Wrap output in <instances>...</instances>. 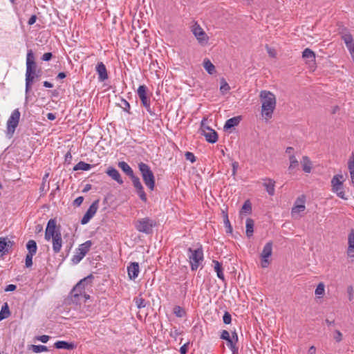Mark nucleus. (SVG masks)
<instances>
[{"label":"nucleus","instance_id":"obj_9","mask_svg":"<svg viewBox=\"0 0 354 354\" xmlns=\"http://www.w3.org/2000/svg\"><path fill=\"white\" fill-rule=\"evenodd\" d=\"M20 115L19 109H16L12 112L7 122V131L8 134H10V137L12 136L19 124Z\"/></svg>","mask_w":354,"mask_h":354},{"label":"nucleus","instance_id":"obj_60","mask_svg":"<svg viewBox=\"0 0 354 354\" xmlns=\"http://www.w3.org/2000/svg\"><path fill=\"white\" fill-rule=\"evenodd\" d=\"M346 46L348 48V50H349L351 55H353L354 54V41L351 44H346Z\"/></svg>","mask_w":354,"mask_h":354},{"label":"nucleus","instance_id":"obj_56","mask_svg":"<svg viewBox=\"0 0 354 354\" xmlns=\"http://www.w3.org/2000/svg\"><path fill=\"white\" fill-rule=\"evenodd\" d=\"M53 57V54L52 53H44L42 57H41V59L43 61H45V62H48V61H50Z\"/></svg>","mask_w":354,"mask_h":354},{"label":"nucleus","instance_id":"obj_6","mask_svg":"<svg viewBox=\"0 0 354 354\" xmlns=\"http://www.w3.org/2000/svg\"><path fill=\"white\" fill-rule=\"evenodd\" d=\"M147 92L148 88L145 84L139 86L137 90V94L141 101L142 105L146 109L148 113L153 115L154 113L151 109L150 99L147 95Z\"/></svg>","mask_w":354,"mask_h":354},{"label":"nucleus","instance_id":"obj_42","mask_svg":"<svg viewBox=\"0 0 354 354\" xmlns=\"http://www.w3.org/2000/svg\"><path fill=\"white\" fill-rule=\"evenodd\" d=\"M289 160H290V166H289L290 170L293 169L295 167L299 166V162L294 155L290 156Z\"/></svg>","mask_w":354,"mask_h":354},{"label":"nucleus","instance_id":"obj_48","mask_svg":"<svg viewBox=\"0 0 354 354\" xmlns=\"http://www.w3.org/2000/svg\"><path fill=\"white\" fill-rule=\"evenodd\" d=\"M223 323L225 324H229L232 322V315L230 313L227 311H225L223 316Z\"/></svg>","mask_w":354,"mask_h":354},{"label":"nucleus","instance_id":"obj_13","mask_svg":"<svg viewBox=\"0 0 354 354\" xmlns=\"http://www.w3.org/2000/svg\"><path fill=\"white\" fill-rule=\"evenodd\" d=\"M94 277L92 274H90L87 277L81 279L73 288V292H79L83 293L85 288L88 284L91 283Z\"/></svg>","mask_w":354,"mask_h":354},{"label":"nucleus","instance_id":"obj_54","mask_svg":"<svg viewBox=\"0 0 354 354\" xmlns=\"http://www.w3.org/2000/svg\"><path fill=\"white\" fill-rule=\"evenodd\" d=\"M230 333L227 330H223L221 333V336H220V338L223 339V340H226L229 338H230Z\"/></svg>","mask_w":354,"mask_h":354},{"label":"nucleus","instance_id":"obj_18","mask_svg":"<svg viewBox=\"0 0 354 354\" xmlns=\"http://www.w3.org/2000/svg\"><path fill=\"white\" fill-rule=\"evenodd\" d=\"M13 245V241L8 239L7 237L0 238V252L6 254L9 252V248Z\"/></svg>","mask_w":354,"mask_h":354},{"label":"nucleus","instance_id":"obj_14","mask_svg":"<svg viewBox=\"0 0 354 354\" xmlns=\"http://www.w3.org/2000/svg\"><path fill=\"white\" fill-rule=\"evenodd\" d=\"M100 82H104L109 78L107 69L103 62H98L95 67Z\"/></svg>","mask_w":354,"mask_h":354},{"label":"nucleus","instance_id":"obj_19","mask_svg":"<svg viewBox=\"0 0 354 354\" xmlns=\"http://www.w3.org/2000/svg\"><path fill=\"white\" fill-rule=\"evenodd\" d=\"M53 240V250L55 253H59L61 250L62 239L61 232H58V234L51 237Z\"/></svg>","mask_w":354,"mask_h":354},{"label":"nucleus","instance_id":"obj_30","mask_svg":"<svg viewBox=\"0 0 354 354\" xmlns=\"http://www.w3.org/2000/svg\"><path fill=\"white\" fill-rule=\"evenodd\" d=\"M301 165L303 170L306 173H310L311 171V161L308 156H303L301 160Z\"/></svg>","mask_w":354,"mask_h":354},{"label":"nucleus","instance_id":"obj_10","mask_svg":"<svg viewBox=\"0 0 354 354\" xmlns=\"http://www.w3.org/2000/svg\"><path fill=\"white\" fill-rule=\"evenodd\" d=\"M60 232V226H57L55 218H50L48 223L45 231V239L50 241L51 237L58 234Z\"/></svg>","mask_w":354,"mask_h":354},{"label":"nucleus","instance_id":"obj_50","mask_svg":"<svg viewBox=\"0 0 354 354\" xmlns=\"http://www.w3.org/2000/svg\"><path fill=\"white\" fill-rule=\"evenodd\" d=\"M122 102V104H121V106L123 108L124 111L130 113V104L129 103L124 99H122L121 100Z\"/></svg>","mask_w":354,"mask_h":354},{"label":"nucleus","instance_id":"obj_34","mask_svg":"<svg viewBox=\"0 0 354 354\" xmlns=\"http://www.w3.org/2000/svg\"><path fill=\"white\" fill-rule=\"evenodd\" d=\"M223 213V223L225 225V227L226 228V233H232V227L231 225V223L230 222V220L228 218V214L226 212L222 211Z\"/></svg>","mask_w":354,"mask_h":354},{"label":"nucleus","instance_id":"obj_36","mask_svg":"<svg viewBox=\"0 0 354 354\" xmlns=\"http://www.w3.org/2000/svg\"><path fill=\"white\" fill-rule=\"evenodd\" d=\"M71 302L74 304H80V297L82 296V293L79 292H73V289L71 290Z\"/></svg>","mask_w":354,"mask_h":354},{"label":"nucleus","instance_id":"obj_52","mask_svg":"<svg viewBox=\"0 0 354 354\" xmlns=\"http://www.w3.org/2000/svg\"><path fill=\"white\" fill-rule=\"evenodd\" d=\"M185 156L186 160H189L192 163L196 161V157L194 154L192 152L187 151L185 154Z\"/></svg>","mask_w":354,"mask_h":354},{"label":"nucleus","instance_id":"obj_39","mask_svg":"<svg viewBox=\"0 0 354 354\" xmlns=\"http://www.w3.org/2000/svg\"><path fill=\"white\" fill-rule=\"evenodd\" d=\"M133 300L138 308L140 309L145 308L147 305L145 299L141 297L140 295H139V297H135Z\"/></svg>","mask_w":354,"mask_h":354},{"label":"nucleus","instance_id":"obj_63","mask_svg":"<svg viewBox=\"0 0 354 354\" xmlns=\"http://www.w3.org/2000/svg\"><path fill=\"white\" fill-rule=\"evenodd\" d=\"M71 160H72V155L70 151H68L66 153V154L65 155V162L70 164Z\"/></svg>","mask_w":354,"mask_h":354},{"label":"nucleus","instance_id":"obj_32","mask_svg":"<svg viewBox=\"0 0 354 354\" xmlns=\"http://www.w3.org/2000/svg\"><path fill=\"white\" fill-rule=\"evenodd\" d=\"M93 166L86 163L84 161H80L77 165H75L73 167L74 171L77 170H83V171H88L90 169H91Z\"/></svg>","mask_w":354,"mask_h":354},{"label":"nucleus","instance_id":"obj_26","mask_svg":"<svg viewBox=\"0 0 354 354\" xmlns=\"http://www.w3.org/2000/svg\"><path fill=\"white\" fill-rule=\"evenodd\" d=\"M118 167L129 178L133 177L134 175L132 168L124 161L118 162Z\"/></svg>","mask_w":354,"mask_h":354},{"label":"nucleus","instance_id":"obj_15","mask_svg":"<svg viewBox=\"0 0 354 354\" xmlns=\"http://www.w3.org/2000/svg\"><path fill=\"white\" fill-rule=\"evenodd\" d=\"M127 272L130 279H136L140 272L139 263L137 262H131L127 267Z\"/></svg>","mask_w":354,"mask_h":354},{"label":"nucleus","instance_id":"obj_43","mask_svg":"<svg viewBox=\"0 0 354 354\" xmlns=\"http://www.w3.org/2000/svg\"><path fill=\"white\" fill-rule=\"evenodd\" d=\"M136 193L138 194V195L139 196L140 198L141 199V201H142L143 202H146L147 198V195L144 191L143 186L136 189Z\"/></svg>","mask_w":354,"mask_h":354},{"label":"nucleus","instance_id":"obj_4","mask_svg":"<svg viewBox=\"0 0 354 354\" xmlns=\"http://www.w3.org/2000/svg\"><path fill=\"white\" fill-rule=\"evenodd\" d=\"M189 254L188 255L191 270H196L201 265L204 259V254L202 245L194 250L192 248L187 249Z\"/></svg>","mask_w":354,"mask_h":354},{"label":"nucleus","instance_id":"obj_64","mask_svg":"<svg viewBox=\"0 0 354 354\" xmlns=\"http://www.w3.org/2000/svg\"><path fill=\"white\" fill-rule=\"evenodd\" d=\"M227 342V346L230 348L232 346H233L234 344H236V342H235L233 339L229 338L225 340Z\"/></svg>","mask_w":354,"mask_h":354},{"label":"nucleus","instance_id":"obj_24","mask_svg":"<svg viewBox=\"0 0 354 354\" xmlns=\"http://www.w3.org/2000/svg\"><path fill=\"white\" fill-rule=\"evenodd\" d=\"M297 202H300V204L295 205V206L292 207V212H300L305 210V202H306V197L305 196L302 195L297 198Z\"/></svg>","mask_w":354,"mask_h":354},{"label":"nucleus","instance_id":"obj_12","mask_svg":"<svg viewBox=\"0 0 354 354\" xmlns=\"http://www.w3.org/2000/svg\"><path fill=\"white\" fill-rule=\"evenodd\" d=\"M192 31L200 44H203L207 43L209 37L197 23H195L193 26Z\"/></svg>","mask_w":354,"mask_h":354},{"label":"nucleus","instance_id":"obj_3","mask_svg":"<svg viewBox=\"0 0 354 354\" xmlns=\"http://www.w3.org/2000/svg\"><path fill=\"white\" fill-rule=\"evenodd\" d=\"M138 169L141 173L145 185L151 191L155 188V176L149 166L145 162L138 164Z\"/></svg>","mask_w":354,"mask_h":354},{"label":"nucleus","instance_id":"obj_2","mask_svg":"<svg viewBox=\"0 0 354 354\" xmlns=\"http://www.w3.org/2000/svg\"><path fill=\"white\" fill-rule=\"evenodd\" d=\"M262 106L261 113L266 120L272 118L273 112L276 107L275 95L268 91H261L259 95Z\"/></svg>","mask_w":354,"mask_h":354},{"label":"nucleus","instance_id":"obj_8","mask_svg":"<svg viewBox=\"0 0 354 354\" xmlns=\"http://www.w3.org/2000/svg\"><path fill=\"white\" fill-rule=\"evenodd\" d=\"M93 243L91 241L88 240L84 242L82 244L79 245L78 249L77 250V253L72 258V262L73 264H77L81 261V260L86 256V254L89 252L91 247L92 246Z\"/></svg>","mask_w":354,"mask_h":354},{"label":"nucleus","instance_id":"obj_53","mask_svg":"<svg viewBox=\"0 0 354 354\" xmlns=\"http://www.w3.org/2000/svg\"><path fill=\"white\" fill-rule=\"evenodd\" d=\"M333 338L336 340L337 342H341L342 339V333L338 330H335Z\"/></svg>","mask_w":354,"mask_h":354},{"label":"nucleus","instance_id":"obj_25","mask_svg":"<svg viewBox=\"0 0 354 354\" xmlns=\"http://www.w3.org/2000/svg\"><path fill=\"white\" fill-rule=\"evenodd\" d=\"M213 263L214 264V270L216 272V275L218 279L222 280L223 281H225V277L223 274V265L221 263L216 260H213Z\"/></svg>","mask_w":354,"mask_h":354},{"label":"nucleus","instance_id":"obj_17","mask_svg":"<svg viewBox=\"0 0 354 354\" xmlns=\"http://www.w3.org/2000/svg\"><path fill=\"white\" fill-rule=\"evenodd\" d=\"M205 129L210 131L209 132L207 133L205 132V131H203V133H202V135L205 137L207 142L212 144L216 142L218 138L217 132L208 127H205Z\"/></svg>","mask_w":354,"mask_h":354},{"label":"nucleus","instance_id":"obj_38","mask_svg":"<svg viewBox=\"0 0 354 354\" xmlns=\"http://www.w3.org/2000/svg\"><path fill=\"white\" fill-rule=\"evenodd\" d=\"M174 314L178 317H183L186 315V311L184 308L179 306H176L174 308Z\"/></svg>","mask_w":354,"mask_h":354},{"label":"nucleus","instance_id":"obj_11","mask_svg":"<svg viewBox=\"0 0 354 354\" xmlns=\"http://www.w3.org/2000/svg\"><path fill=\"white\" fill-rule=\"evenodd\" d=\"M99 199H97L93 202L90 205L84 215L81 219V224L85 225L89 222V221L93 217L97 212L99 206Z\"/></svg>","mask_w":354,"mask_h":354},{"label":"nucleus","instance_id":"obj_33","mask_svg":"<svg viewBox=\"0 0 354 354\" xmlns=\"http://www.w3.org/2000/svg\"><path fill=\"white\" fill-rule=\"evenodd\" d=\"M26 248L28 250V253L35 255L37 250L36 241L34 240H29L26 243Z\"/></svg>","mask_w":354,"mask_h":354},{"label":"nucleus","instance_id":"obj_29","mask_svg":"<svg viewBox=\"0 0 354 354\" xmlns=\"http://www.w3.org/2000/svg\"><path fill=\"white\" fill-rule=\"evenodd\" d=\"M254 225V222L253 219H252L250 218H248L246 219V223H245L246 232H245V233H246V236L248 238H250L253 235Z\"/></svg>","mask_w":354,"mask_h":354},{"label":"nucleus","instance_id":"obj_27","mask_svg":"<svg viewBox=\"0 0 354 354\" xmlns=\"http://www.w3.org/2000/svg\"><path fill=\"white\" fill-rule=\"evenodd\" d=\"M272 242L270 241L267 243L261 254V257L262 259H268L272 255Z\"/></svg>","mask_w":354,"mask_h":354},{"label":"nucleus","instance_id":"obj_40","mask_svg":"<svg viewBox=\"0 0 354 354\" xmlns=\"http://www.w3.org/2000/svg\"><path fill=\"white\" fill-rule=\"evenodd\" d=\"M348 167L350 171L352 183L354 184V154L352 160H349L348 162Z\"/></svg>","mask_w":354,"mask_h":354},{"label":"nucleus","instance_id":"obj_45","mask_svg":"<svg viewBox=\"0 0 354 354\" xmlns=\"http://www.w3.org/2000/svg\"><path fill=\"white\" fill-rule=\"evenodd\" d=\"M130 178H131L133 185L136 189L140 187H142V185L140 180V178L138 176L133 175V176L131 177Z\"/></svg>","mask_w":354,"mask_h":354},{"label":"nucleus","instance_id":"obj_5","mask_svg":"<svg viewBox=\"0 0 354 354\" xmlns=\"http://www.w3.org/2000/svg\"><path fill=\"white\" fill-rule=\"evenodd\" d=\"M156 225V221L145 217L138 219L135 223V227L140 232L146 234H151L153 232V227Z\"/></svg>","mask_w":354,"mask_h":354},{"label":"nucleus","instance_id":"obj_1","mask_svg":"<svg viewBox=\"0 0 354 354\" xmlns=\"http://www.w3.org/2000/svg\"><path fill=\"white\" fill-rule=\"evenodd\" d=\"M37 67L34 53L32 50H28L26 57V94L31 91L35 80L40 77L41 71H37Z\"/></svg>","mask_w":354,"mask_h":354},{"label":"nucleus","instance_id":"obj_20","mask_svg":"<svg viewBox=\"0 0 354 354\" xmlns=\"http://www.w3.org/2000/svg\"><path fill=\"white\" fill-rule=\"evenodd\" d=\"M348 243L347 254L350 257H354V229H352L348 234Z\"/></svg>","mask_w":354,"mask_h":354},{"label":"nucleus","instance_id":"obj_44","mask_svg":"<svg viewBox=\"0 0 354 354\" xmlns=\"http://www.w3.org/2000/svg\"><path fill=\"white\" fill-rule=\"evenodd\" d=\"M221 84L220 86V91L223 94L225 93L227 91H228L230 89L229 84L226 82V81L223 78L221 80Z\"/></svg>","mask_w":354,"mask_h":354},{"label":"nucleus","instance_id":"obj_61","mask_svg":"<svg viewBox=\"0 0 354 354\" xmlns=\"http://www.w3.org/2000/svg\"><path fill=\"white\" fill-rule=\"evenodd\" d=\"M232 175L234 176L236 174V170L239 168V162H233L232 164Z\"/></svg>","mask_w":354,"mask_h":354},{"label":"nucleus","instance_id":"obj_22","mask_svg":"<svg viewBox=\"0 0 354 354\" xmlns=\"http://www.w3.org/2000/svg\"><path fill=\"white\" fill-rule=\"evenodd\" d=\"M302 57L306 60V63L310 64L311 62H315V54L310 48H306L302 53Z\"/></svg>","mask_w":354,"mask_h":354},{"label":"nucleus","instance_id":"obj_23","mask_svg":"<svg viewBox=\"0 0 354 354\" xmlns=\"http://www.w3.org/2000/svg\"><path fill=\"white\" fill-rule=\"evenodd\" d=\"M55 348L57 349L73 350L75 348L74 343L66 341H57L54 344Z\"/></svg>","mask_w":354,"mask_h":354},{"label":"nucleus","instance_id":"obj_57","mask_svg":"<svg viewBox=\"0 0 354 354\" xmlns=\"http://www.w3.org/2000/svg\"><path fill=\"white\" fill-rule=\"evenodd\" d=\"M84 201V197L83 196H79L77 197L74 201L73 205L75 206L79 207L82 205V203Z\"/></svg>","mask_w":354,"mask_h":354},{"label":"nucleus","instance_id":"obj_47","mask_svg":"<svg viewBox=\"0 0 354 354\" xmlns=\"http://www.w3.org/2000/svg\"><path fill=\"white\" fill-rule=\"evenodd\" d=\"M315 293L316 295H322L324 294V285L322 283L318 284Z\"/></svg>","mask_w":354,"mask_h":354},{"label":"nucleus","instance_id":"obj_28","mask_svg":"<svg viewBox=\"0 0 354 354\" xmlns=\"http://www.w3.org/2000/svg\"><path fill=\"white\" fill-rule=\"evenodd\" d=\"M265 180H266V182L263 183V185L266 187V191L268 193V194L270 196H273L274 194L275 182L270 178H267Z\"/></svg>","mask_w":354,"mask_h":354},{"label":"nucleus","instance_id":"obj_59","mask_svg":"<svg viewBox=\"0 0 354 354\" xmlns=\"http://www.w3.org/2000/svg\"><path fill=\"white\" fill-rule=\"evenodd\" d=\"M17 288V286L15 285V284H9L8 285L6 288H5V291L6 292H12V291H14Z\"/></svg>","mask_w":354,"mask_h":354},{"label":"nucleus","instance_id":"obj_7","mask_svg":"<svg viewBox=\"0 0 354 354\" xmlns=\"http://www.w3.org/2000/svg\"><path fill=\"white\" fill-rule=\"evenodd\" d=\"M344 178V176L342 174H337L335 175L332 180H331V185H332V190L337 194V195L342 198V199H347L345 197V193L344 191V185H343V180H342Z\"/></svg>","mask_w":354,"mask_h":354},{"label":"nucleus","instance_id":"obj_46","mask_svg":"<svg viewBox=\"0 0 354 354\" xmlns=\"http://www.w3.org/2000/svg\"><path fill=\"white\" fill-rule=\"evenodd\" d=\"M342 39H343L346 45L353 42V36L350 33L344 35L342 37Z\"/></svg>","mask_w":354,"mask_h":354},{"label":"nucleus","instance_id":"obj_58","mask_svg":"<svg viewBox=\"0 0 354 354\" xmlns=\"http://www.w3.org/2000/svg\"><path fill=\"white\" fill-rule=\"evenodd\" d=\"M37 339L43 343H46L49 340L50 337L46 335H43L37 337Z\"/></svg>","mask_w":354,"mask_h":354},{"label":"nucleus","instance_id":"obj_35","mask_svg":"<svg viewBox=\"0 0 354 354\" xmlns=\"http://www.w3.org/2000/svg\"><path fill=\"white\" fill-rule=\"evenodd\" d=\"M203 66L207 72L210 75H212L216 72L214 65L208 59H204Z\"/></svg>","mask_w":354,"mask_h":354},{"label":"nucleus","instance_id":"obj_31","mask_svg":"<svg viewBox=\"0 0 354 354\" xmlns=\"http://www.w3.org/2000/svg\"><path fill=\"white\" fill-rule=\"evenodd\" d=\"M10 315V311L9 309V306L7 302L4 303V304L1 307V310L0 311V322L4 319L8 318Z\"/></svg>","mask_w":354,"mask_h":354},{"label":"nucleus","instance_id":"obj_49","mask_svg":"<svg viewBox=\"0 0 354 354\" xmlns=\"http://www.w3.org/2000/svg\"><path fill=\"white\" fill-rule=\"evenodd\" d=\"M33 256H34V254H30L29 253H28L26 254V259H25L26 268H30L32 266V257Z\"/></svg>","mask_w":354,"mask_h":354},{"label":"nucleus","instance_id":"obj_37","mask_svg":"<svg viewBox=\"0 0 354 354\" xmlns=\"http://www.w3.org/2000/svg\"><path fill=\"white\" fill-rule=\"evenodd\" d=\"M29 349L32 350L34 353H38L48 351V348L44 345H30Z\"/></svg>","mask_w":354,"mask_h":354},{"label":"nucleus","instance_id":"obj_55","mask_svg":"<svg viewBox=\"0 0 354 354\" xmlns=\"http://www.w3.org/2000/svg\"><path fill=\"white\" fill-rule=\"evenodd\" d=\"M189 342H187L184 344L180 348V354H187L188 351V347H189Z\"/></svg>","mask_w":354,"mask_h":354},{"label":"nucleus","instance_id":"obj_21","mask_svg":"<svg viewBox=\"0 0 354 354\" xmlns=\"http://www.w3.org/2000/svg\"><path fill=\"white\" fill-rule=\"evenodd\" d=\"M241 120V116L233 117L232 118L228 119L224 125V129L225 131L230 129L234 127L239 125V122Z\"/></svg>","mask_w":354,"mask_h":354},{"label":"nucleus","instance_id":"obj_51","mask_svg":"<svg viewBox=\"0 0 354 354\" xmlns=\"http://www.w3.org/2000/svg\"><path fill=\"white\" fill-rule=\"evenodd\" d=\"M266 48L268 54L270 57H275L277 55V52L274 48L270 47L268 45H266Z\"/></svg>","mask_w":354,"mask_h":354},{"label":"nucleus","instance_id":"obj_41","mask_svg":"<svg viewBox=\"0 0 354 354\" xmlns=\"http://www.w3.org/2000/svg\"><path fill=\"white\" fill-rule=\"evenodd\" d=\"M241 212L250 214L252 212V204L249 200H247L243 205Z\"/></svg>","mask_w":354,"mask_h":354},{"label":"nucleus","instance_id":"obj_16","mask_svg":"<svg viewBox=\"0 0 354 354\" xmlns=\"http://www.w3.org/2000/svg\"><path fill=\"white\" fill-rule=\"evenodd\" d=\"M106 174L113 180H115L118 184H123L124 181L119 171L113 167H109L106 171Z\"/></svg>","mask_w":354,"mask_h":354},{"label":"nucleus","instance_id":"obj_62","mask_svg":"<svg viewBox=\"0 0 354 354\" xmlns=\"http://www.w3.org/2000/svg\"><path fill=\"white\" fill-rule=\"evenodd\" d=\"M36 20H37V16L35 15H32L30 17V19L28 21V24L30 26L33 25L35 23Z\"/></svg>","mask_w":354,"mask_h":354}]
</instances>
